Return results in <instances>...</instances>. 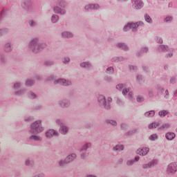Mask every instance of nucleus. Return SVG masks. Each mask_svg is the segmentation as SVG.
Here are the masks:
<instances>
[{"label":"nucleus","instance_id":"obj_29","mask_svg":"<svg viewBox=\"0 0 177 177\" xmlns=\"http://www.w3.org/2000/svg\"><path fill=\"white\" fill-rule=\"evenodd\" d=\"M57 5L61 8H66L67 6V2H66V0H57Z\"/></svg>","mask_w":177,"mask_h":177},{"label":"nucleus","instance_id":"obj_41","mask_svg":"<svg viewBox=\"0 0 177 177\" xmlns=\"http://www.w3.org/2000/svg\"><path fill=\"white\" fill-rule=\"evenodd\" d=\"M129 68L132 73H136L138 71V66L135 65H129Z\"/></svg>","mask_w":177,"mask_h":177},{"label":"nucleus","instance_id":"obj_2","mask_svg":"<svg viewBox=\"0 0 177 177\" xmlns=\"http://www.w3.org/2000/svg\"><path fill=\"white\" fill-rule=\"evenodd\" d=\"M139 27H145V22L142 21H138L136 22H128L126 25H124L123 31L124 32H128L129 30H132L133 32H136Z\"/></svg>","mask_w":177,"mask_h":177},{"label":"nucleus","instance_id":"obj_4","mask_svg":"<svg viewBox=\"0 0 177 177\" xmlns=\"http://www.w3.org/2000/svg\"><path fill=\"white\" fill-rule=\"evenodd\" d=\"M113 102V99L111 97H108L107 101H106V97L104 95H99L98 96V103L100 107H104L106 110H110L111 109L110 103Z\"/></svg>","mask_w":177,"mask_h":177},{"label":"nucleus","instance_id":"obj_35","mask_svg":"<svg viewBox=\"0 0 177 177\" xmlns=\"http://www.w3.org/2000/svg\"><path fill=\"white\" fill-rule=\"evenodd\" d=\"M53 64H55V61L53 59L44 61V66H46L47 67H50V66H53Z\"/></svg>","mask_w":177,"mask_h":177},{"label":"nucleus","instance_id":"obj_38","mask_svg":"<svg viewBox=\"0 0 177 177\" xmlns=\"http://www.w3.org/2000/svg\"><path fill=\"white\" fill-rule=\"evenodd\" d=\"M9 32V29L6 28H3L0 29V37H2V35H5V34H8Z\"/></svg>","mask_w":177,"mask_h":177},{"label":"nucleus","instance_id":"obj_55","mask_svg":"<svg viewBox=\"0 0 177 177\" xmlns=\"http://www.w3.org/2000/svg\"><path fill=\"white\" fill-rule=\"evenodd\" d=\"M33 120H34V117H32V116H29V117L25 118L24 121H25L26 122H31V121H32Z\"/></svg>","mask_w":177,"mask_h":177},{"label":"nucleus","instance_id":"obj_10","mask_svg":"<svg viewBox=\"0 0 177 177\" xmlns=\"http://www.w3.org/2000/svg\"><path fill=\"white\" fill-rule=\"evenodd\" d=\"M56 124H57V125H60L59 131L61 133H62L63 135H66V133L68 132V127L64 126V124H63V121L62 120L57 119Z\"/></svg>","mask_w":177,"mask_h":177},{"label":"nucleus","instance_id":"obj_46","mask_svg":"<svg viewBox=\"0 0 177 177\" xmlns=\"http://www.w3.org/2000/svg\"><path fill=\"white\" fill-rule=\"evenodd\" d=\"M174 20V18L171 16H167L165 18L164 21L165 23H171Z\"/></svg>","mask_w":177,"mask_h":177},{"label":"nucleus","instance_id":"obj_18","mask_svg":"<svg viewBox=\"0 0 177 177\" xmlns=\"http://www.w3.org/2000/svg\"><path fill=\"white\" fill-rule=\"evenodd\" d=\"M53 10L54 12L57 14V15H66V10L65 9H63L59 6H55L53 8Z\"/></svg>","mask_w":177,"mask_h":177},{"label":"nucleus","instance_id":"obj_39","mask_svg":"<svg viewBox=\"0 0 177 177\" xmlns=\"http://www.w3.org/2000/svg\"><path fill=\"white\" fill-rule=\"evenodd\" d=\"M136 132H138V129H133L132 130H130V131H127L126 133V136H132V135H133V133H136Z\"/></svg>","mask_w":177,"mask_h":177},{"label":"nucleus","instance_id":"obj_40","mask_svg":"<svg viewBox=\"0 0 177 177\" xmlns=\"http://www.w3.org/2000/svg\"><path fill=\"white\" fill-rule=\"evenodd\" d=\"M141 149L142 150V156H147L150 151V149L146 147L141 148Z\"/></svg>","mask_w":177,"mask_h":177},{"label":"nucleus","instance_id":"obj_59","mask_svg":"<svg viewBox=\"0 0 177 177\" xmlns=\"http://www.w3.org/2000/svg\"><path fill=\"white\" fill-rule=\"evenodd\" d=\"M133 164H135V160H130L127 162V165H128L129 167L133 165Z\"/></svg>","mask_w":177,"mask_h":177},{"label":"nucleus","instance_id":"obj_43","mask_svg":"<svg viewBox=\"0 0 177 177\" xmlns=\"http://www.w3.org/2000/svg\"><path fill=\"white\" fill-rule=\"evenodd\" d=\"M28 97H30V99H37V95L32 91H29L28 93Z\"/></svg>","mask_w":177,"mask_h":177},{"label":"nucleus","instance_id":"obj_34","mask_svg":"<svg viewBox=\"0 0 177 177\" xmlns=\"http://www.w3.org/2000/svg\"><path fill=\"white\" fill-rule=\"evenodd\" d=\"M105 73L106 74H109V75H113V74H114V67H113V66L108 67L106 69Z\"/></svg>","mask_w":177,"mask_h":177},{"label":"nucleus","instance_id":"obj_6","mask_svg":"<svg viewBox=\"0 0 177 177\" xmlns=\"http://www.w3.org/2000/svg\"><path fill=\"white\" fill-rule=\"evenodd\" d=\"M21 8L24 9L28 13L34 12V6L31 0H22Z\"/></svg>","mask_w":177,"mask_h":177},{"label":"nucleus","instance_id":"obj_17","mask_svg":"<svg viewBox=\"0 0 177 177\" xmlns=\"http://www.w3.org/2000/svg\"><path fill=\"white\" fill-rule=\"evenodd\" d=\"M116 47L119 49H122V50H124L125 52H128V50H129V46H128L125 43H118L116 44Z\"/></svg>","mask_w":177,"mask_h":177},{"label":"nucleus","instance_id":"obj_64","mask_svg":"<svg viewBox=\"0 0 177 177\" xmlns=\"http://www.w3.org/2000/svg\"><path fill=\"white\" fill-rule=\"evenodd\" d=\"M75 93H77V91H75V89H72L69 92V95L74 96L75 95Z\"/></svg>","mask_w":177,"mask_h":177},{"label":"nucleus","instance_id":"obj_56","mask_svg":"<svg viewBox=\"0 0 177 177\" xmlns=\"http://www.w3.org/2000/svg\"><path fill=\"white\" fill-rule=\"evenodd\" d=\"M104 80L106 81V82H111V77L109 75H105Z\"/></svg>","mask_w":177,"mask_h":177},{"label":"nucleus","instance_id":"obj_9","mask_svg":"<svg viewBox=\"0 0 177 177\" xmlns=\"http://www.w3.org/2000/svg\"><path fill=\"white\" fill-rule=\"evenodd\" d=\"M55 85H57V84H59V85H62V86H71L73 85V83L71 82V80L59 78L54 82Z\"/></svg>","mask_w":177,"mask_h":177},{"label":"nucleus","instance_id":"obj_48","mask_svg":"<svg viewBox=\"0 0 177 177\" xmlns=\"http://www.w3.org/2000/svg\"><path fill=\"white\" fill-rule=\"evenodd\" d=\"M155 40L157 42V44H160V45H162V44L163 42L162 38L160 37H158V36H156L155 37Z\"/></svg>","mask_w":177,"mask_h":177},{"label":"nucleus","instance_id":"obj_60","mask_svg":"<svg viewBox=\"0 0 177 177\" xmlns=\"http://www.w3.org/2000/svg\"><path fill=\"white\" fill-rule=\"evenodd\" d=\"M29 26L30 27H35L37 26V23H35L34 20H30L29 21Z\"/></svg>","mask_w":177,"mask_h":177},{"label":"nucleus","instance_id":"obj_20","mask_svg":"<svg viewBox=\"0 0 177 177\" xmlns=\"http://www.w3.org/2000/svg\"><path fill=\"white\" fill-rule=\"evenodd\" d=\"M74 34L70 31H64L62 32V38H67L68 39L73 38Z\"/></svg>","mask_w":177,"mask_h":177},{"label":"nucleus","instance_id":"obj_62","mask_svg":"<svg viewBox=\"0 0 177 177\" xmlns=\"http://www.w3.org/2000/svg\"><path fill=\"white\" fill-rule=\"evenodd\" d=\"M111 62L112 63H118V57H113L111 59Z\"/></svg>","mask_w":177,"mask_h":177},{"label":"nucleus","instance_id":"obj_44","mask_svg":"<svg viewBox=\"0 0 177 177\" xmlns=\"http://www.w3.org/2000/svg\"><path fill=\"white\" fill-rule=\"evenodd\" d=\"M62 62L63 64H68V63H70V57H64L62 58Z\"/></svg>","mask_w":177,"mask_h":177},{"label":"nucleus","instance_id":"obj_13","mask_svg":"<svg viewBox=\"0 0 177 177\" xmlns=\"http://www.w3.org/2000/svg\"><path fill=\"white\" fill-rule=\"evenodd\" d=\"M91 142H87L80 149L82 160H85V158H86V153H85V151H86V150H88V149L91 147Z\"/></svg>","mask_w":177,"mask_h":177},{"label":"nucleus","instance_id":"obj_11","mask_svg":"<svg viewBox=\"0 0 177 177\" xmlns=\"http://www.w3.org/2000/svg\"><path fill=\"white\" fill-rule=\"evenodd\" d=\"M58 104L59 107H62V109H68L71 104V102L68 98H64L58 102Z\"/></svg>","mask_w":177,"mask_h":177},{"label":"nucleus","instance_id":"obj_37","mask_svg":"<svg viewBox=\"0 0 177 177\" xmlns=\"http://www.w3.org/2000/svg\"><path fill=\"white\" fill-rule=\"evenodd\" d=\"M158 139V136L156 133L152 134L149 137V140H151V142H155V140H157Z\"/></svg>","mask_w":177,"mask_h":177},{"label":"nucleus","instance_id":"obj_58","mask_svg":"<svg viewBox=\"0 0 177 177\" xmlns=\"http://www.w3.org/2000/svg\"><path fill=\"white\" fill-rule=\"evenodd\" d=\"M120 128H121L122 129H123L124 131H127V128H128V125H127V124H125V123H122V124H120Z\"/></svg>","mask_w":177,"mask_h":177},{"label":"nucleus","instance_id":"obj_57","mask_svg":"<svg viewBox=\"0 0 177 177\" xmlns=\"http://www.w3.org/2000/svg\"><path fill=\"white\" fill-rule=\"evenodd\" d=\"M136 153V154H138V156H143V150L142 149V148L137 149Z\"/></svg>","mask_w":177,"mask_h":177},{"label":"nucleus","instance_id":"obj_47","mask_svg":"<svg viewBox=\"0 0 177 177\" xmlns=\"http://www.w3.org/2000/svg\"><path fill=\"white\" fill-rule=\"evenodd\" d=\"M6 15V10H3L1 12H0V21H2V20H3V17H5Z\"/></svg>","mask_w":177,"mask_h":177},{"label":"nucleus","instance_id":"obj_26","mask_svg":"<svg viewBox=\"0 0 177 177\" xmlns=\"http://www.w3.org/2000/svg\"><path fill=\"white\" fill-rule=\"evenodd\" d=\"M136 80H137L138 84H139L140 85L145 84V77H143V75H137Z\"/></svg>","mask_w":177,"mask_h":177},{"label":"nucleus","instance_id":"obj_16","mask_svg":"<svg viewBox=\"0 0 177 177\" xmlns=\"http://www.w3.org/2000/svg\"><path fill=\"white\" fill-rule=\"evenodd\" d=\"M80 66L82 68H84V70L89 71L91 68H92V64H91L89 62H83L80 63Z\"/></svg>","mask_w":177,"mask_h":177},{"label":"nucleus","instance_id":"obj_1","mask_svg":"<svg viewBox=\"0 0 177 177\" xmlns=\"http://www.w3.org/2000/svg\"><path fill=\"white\" fill-rule=\"evenodd\" d=\"M28 48L33 53H39L46 48V43H39V38H33L28 44Z\"/></svg>","mask_w":177,"mask_h":177},{"label":"nucleus","instance_id":"obj_27","mask_svg":"<svg viewBox=\"0 0 177 177\" xmlns=\"http://www.w3.org/2000/svg\"><path fill=\"white\" fill-rule=\"evenodd\" d=\"M144 18L147 23H148L149 24H153V19L147 13L144 15Z\"/></svg>","mask_w":177,"mask_h":177},{"label":"nucleus","instance_id":"obj_24","mask_svg":"<svg viewBox=\"0 0 177 177\" xmlns=\"http://www.w3.org/2000/svg\"><path fill=\"white\" fill-rule=\"evenodd\" d=\"M145 117H147L148 118H151L152 117H154L156 115V111L151 110L149 111H147L144 113Z\"/></svg>","mask_w":177,"mask_h":177},{"label":"nucleus","instance_id":"obj_36","mask_svg":"<svg viewBox=\"0 0 177 177\" xmlns=\"http://www.w3.org/2000/svg\"><path fill=\"white\" fill-rule=\"evenodd\" d=\"M59 21V15H53L51 16V23L56 24Z\"/></svg>","mask_w":177,"mask_h":177},{"label":"nucleus","instance_id":"obj_45","mask_svg":"<svg viewBox=\"0 0 177 177\" xmlns=\"http://www.w3.org/2000/svg\"><path fill=\"white\" fill-rule=\"evenodd\" d=\"M136 101L138 103H143V102H145V97L141 95H138L136 97Z\"/></svg>","mask_w":177,"mask_h":177},{"label":"nucleus","instance_id":"obj_42","mask_svg":"<svg viewBox=\"0 0 177 177\" xmlns=\"http://www.w3.org/2000/svg\"><path fill=\"white\" fill-rule=\"evenodd\" d=\"M171 127V124L169 123L163 124L160 127L158 128L159 130H162V129H168Z\"/></svg>","mask_w":177,"mask_h":177},{"label":"nucleus","instance_id":"obj_14","mask_svg":"<svg viewBox=\"0 0 177 177\" xmlns=\"http://www.w3.org/2000/svg\"><path fill=\"white\" fill-rule=\"evenodd\" d=\"M53 136H59V133L57 132V131L53 129H50L46 132V137L47 138V139H52Z\"/></svg>","mask_w":177,"mask_h":177},{"label":"nucleus","instance_id":"obj_23","mask_svg":"<svg viewBox=\"0 0 177 177\" xmlns=\"http://www.w3.org/2000/svg\"><path fill=\"white\" fill-rule=\"evenodd\" d=\"M4 50L9 53V52H12L13 50V47H12V44L10 42L6 43L4 46Z\"/></svg>","mask_w":177,"mask_h":177},{"label":"nucleus","instance_id":"obj_19","mask_svg":"<svg viewBox=\"0 0 177 177\" xmlns=\"http://www.w3.org/2000/svg\"><path fill=\"white\" fill-rule=\"evenodd\" d=\"M125 149L124 145L118 144L115 147H113V151H115L116 153H120L122 151Z\"/></svg>","mask_w":177,"mask_h":177},{"label":"nucleus","instance_id":"obj_63","mask_svg":"<svg viewBox=\"0 0 177 177\" xmlns=\"http://www.w3.org/2000/svg\"><path fill=\"white\" fill-rule=\"evenodd\" d=\"M170 84H176V77L175 76L172 77L170 79Z\"/></svg>","mask_w":177,"mask_h":177},{"label":"nucleus","instance_id":"obj_32","mask_svg":"<svg viewBox=\"0 0 177 177\" xmlns=\"http://www.w3.org/2000/svg\"><path fill=\"white\" fill-rule=\"evenodd\" d=\"M159 126H160V122H153L148 126V128L149 129H154V128H158Z\"/></svg>","mask_w":177,"mask_h":177},{"label":"nucleus","instance_id":"obj_3","mask_svg":"<svg viewBox=\"0 0 177 177\" xmlns=\"http://www.w3.org/2000/svg\"><path fill=\"white\" fill-rule=\"evenodd\" d=\"M158 52L160 53H169L165 55V57L168 59V57H172L174 56V52L175 51V48H169L168 45L160 44L157 47Z\"/></svg>","mask_w":177,"mask_h":177},{"label":"nucleus","instance_id":"obj_49","mask_svg":"<svg viewBox=\"0 0 177 177\" xmlns=\"http://www.w3.org/2000/svg\"><path fill=\"white\" fill-rule=\"evenodd\" d=\"M158 160L157 159H153L151 162H149V167L151 168V167H154V165H157Z\"/></svg>","mask_w":177,"mask_h":177},{"label":"nucleus","instance_id":"obj_5","mask_svg":"<svg viewBox=\"0 0 177 177\" xmlns=\"http://www.w3.org/2000/svg\"><path fill=\"white\" fill-rule=\"evenodd\" d=\"M44 131L41 120H37L30 124V132L35 135L41 133Z\"/></svg>","mask_w":177,"mask_h":177},{"label":"nucleus","instance_id":"obj_22","mask_svg":"<svg viewBox=\"0 0 177 177\" xmlns=\"http://www.w3.org/2000/svg\"><path fill=\"white\" fill-rule=\"evenodd\" d=\"M176 137V134L174 132H167L165 134V138L167 140H174Z\"/></svg>","mask_w":177,"mask_h":177},{"label":"nucleus","instance_id":"obj_21","mask_svg":"<svg viewBox=\"0 0 177 177\" xmlns=\"http://www.w3.org/2000/svg\"><path fill=\"white\" fill-rule=\"evenodd\" d=\"M149 52V47H142L140 50H138L136 53L138 57H140L143 53H147Z\"/></svg>","mask_w":177,"mask_h":177},{"label":"nucleus","instance_id":"obj_54","mask_svg":"<svg viewBox=\"0 0 177 177\" xmlns=\"http://www.w3.org/2000/svg\"><path fill=\"white\" fill-rule=\"evenodd\" d=\"M47 81H54L55 82L56 81V77H55V75H52L47 78Z\"/></svg>","mask_w":177,"mask_h":177},{"label":"nucleus","instance_id":"obj_12","mask_svg":"<svg viewBox=\"0 0 177 177\" xmlns=\"http://www.w3.org/2000/svg\"><path fill=\"white\" fill-rule=\"evenodd\" d=\"M131 3H133V8L136 9V10H140L145 6L142 0H131Z\"/></svg>","mask_w":177,"mask_h":177},{"label":"nucleus","instance_id":"obj_53","mask_svg":"<svg viewBox=\"0 0 177 177\" xmlns=\"http://www.w3.org/2000/svg\"><path fill=\"white\" fill-rule=\"evenodd\" d=\"M25 165H26L27 167L32 165V160L27 159L25 162Z\"/></svg>","mask_w":177,"mask_h":177},{"label":"nucleus","instance_id":"obj_30","mask_svg":"<svg viewBox=\"0 0 177 177\" xmlns=\"http://www.w3.org/2000/svg\"><path fill=\"white\" fill-rule=\"evenodd\" d=\"M0 62L3 66H5L6 64V57L5 55L2 53H0Z\"/></svg>","mask_w":177,"mask_h":177},{"label":"nucleus","instance_id":"obj_25","mask_svg":"<svg viewBox=\"0 0 177 177\" xmlns=\"http://www.w3.org/2000/svg\"><path fill=\"white\" fill-rule=\"evenodd\" d=\"M105 122H106V124H107V125H109V124L112 125V127H117V125H118L116 120H111V119L106 120Z\"/></svg>","mask_w":177,"mask_h":177},{"label":"nucleus","instance_id":"obj_33","mask_svg":"<svg viewBox=\"0 0 177 177\" xmlns=\"http://www.w3.org/2000/svg\"><path fill=\"white\" fill-rule=\"evenodd\" d=\"M35 84V80L32 79H27L26 81V86H32Z\"/></svg>","mask_w":177,"mask_h":177},{"label":"nucleus","instance_id":"obj_52","mask_svg":"<svg viewBox=\"0 0 177 177\" xmlns=\"http://www.w3.org/2000/svg\"><path fill=\"white\" fill-rule=\"evenodd\" d=\"M156 90L159 93H160V95H162V93H164V88H162L161 86H157Z\"/></svg>","mask_w":177,"mask_h":177},{"label":"nucleus","instance_id":"obj_15","mask_svg":"<svg viewBox=\"0 0 177 177\" xmlns=\"http://www.w3.org/2000/svg\"><path fill=\"white\" fill-rule=\"evenodd\" d=\"M100 8V6L99 4H93L89 3L86 5L84 7L86 12H91V10H98Z\"/></svg>","mask_w":177,"mask_h":177},{"label":"nucleus","instance_id":"obj_51","mask_svg":"<svg viewBox=\"0 0 177 177\" xmlns=\"http://www.w3.org/2000/svg\"><path fill=\"white\" fill-rule=\"evenodd\" d=\"M23 93H24V90L21 89V90L15 91V96H21V95H23Z\"/></svg>","mask_w":177,"mask_h":177},{"label":"nucleus","instance_id":"obj_8","mask_svg":"<svg viewBox=\"0 0 177 177\" xmlns=\"http://www.w3.org/2000/svg\"><path fill=\"white\" fill-rule=\"evenodd\" d=\"M176 172H177V162H171L167 165L166 174L172 176L175 175Z\"/></svg>","mask_w":177,"mask_h":177},{"label":"nucleus","instance_id":"obj_31","mask_svg":"<svg viewBox=\"0 0 177 177\" xmlns=\"http://www.w3.org/2000/svg\"><path fill=\"white\" fill-rule=\"evenodd\" d=\"M168 114H169V111L167 110H162L158 112V115H160L161 118H164V117L168 115Z\"/></svg>","mask_w":177,"mask_h":177},{"label":"nucleus","instance_id":"obj_28","mask_svg":"<svg viewBox=\"0 0 177 177\" xmlns=\"http://www.w3.org/2000/svg\"><path fill=\"white\" fill-rule=\"evenodd\" d=\"M29 139L30 140H35V142H41L42 139L41 138L40 136H37V135H32L29 137Z\"/></svg>","mask_w":177,"mask_h":177},{"label":"nucleus","instance_id":"obj_50","mask_svg":"<svg viewBox=\"0 0 177 177\" xmlns=\"http://www.w3.org/2000/svg\"><path fill=\"white\" fill-rule=\"evenodd\" d=\"M13 88L14 89H15V91H19V89L21 88V84H20L19 82H17L14 84Z\"/></svg>","mask_w":177,"mask_h":177},{"label":"nucleus","instance_id":"obj_7","mask_svg":"<svg viewBox=\"0 0 177 177\" xmlns=\"http://www.w3.org/2000/svg\"><path fill=\"white\" fill-rule=\"evenodd\" d=\"M77 158V155L75 153H71L68 155L65 160H62L59 162V167H62V168H64L65 165H67V164H70V162H73V160H75Z\"/></svg>","mask_w":177,"mask_h":177},{"label":"nucleus","instance_id":"obj_61","mask_svg":"<svg viewBox=\"0 0 177 177\" xmlns=\"http://www.w3.org/2000/svg\"><path fill=\"white\" fill-rule=\"evenodd\" d=\"M148 95L149 96V97H154V91H153V90L149 89L148 91Z\"/></svg>","mask_w":177,"mask_h":177}]
</instances>
